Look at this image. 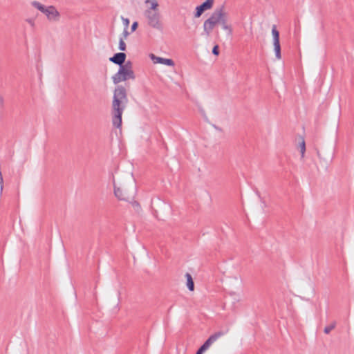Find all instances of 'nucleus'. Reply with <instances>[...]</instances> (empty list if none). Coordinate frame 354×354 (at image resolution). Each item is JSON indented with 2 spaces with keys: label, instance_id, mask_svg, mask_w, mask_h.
<instances>
[{
  "label": "nucleus",
  "instance_id": "1",
  "mask_svg": "<svg viewBox=\"0 0 354 354\" xmlns=\"http://www.w3.org/2000/svg\"><path fill=\"white\" fill-rule=\"evenodd\" d=\"M128 103L127 91L122 86H117L113 93V125L120 128L122 125V115Z\"/></svg>",
  "mask_w": 354,
  "mask_h": 354
},
{
  "label": "nucleus",
  "instance_id": "2",
  "mask_svg": "<svg viewBox=\"0 0 354 354\" xmlns=\"http://www.w3.org/2000/svg\"><path fill=\"white\" fill-rule=\"evenodd\" d=\"M225 9L223 5L214 10L211 16L204 21L203 30L206 36H209L217 24H219Z\"/></svg>",
  "mask_w": 354,
  "mask_h": 354
},
{
  "label": "nucleus",
  "instance_id": "3",
  "mask_svg": "<svg viewBox=\"0 0 354 354\" xmlns=\"http://www.w3.org/2000/svg\"><path fill=\"white\" fill-rule=\"evenodd\" d=\"M31 5L44 14L49 21L57 22L59 21L60 13L54 6H45L37 1H32Z\"/></svg>",
  "mask_w": 354,
  "mask_h": 354
},
{
  "label": "nucleus",
  "instance_id": "4",
  "mask_svg": "<svg viewBox=\"0 0 354 354\" xmlns=\"http://www.w3.org/2000/svg\"><path fill=\"white\" fill-rule=\"evenodd\" d=\"M114 194L119 200L131 203L136 195V187L132 185L129 189L127 187H116L114 185Z\"/></svg>",
  "mask_w": 354,
  "mask_h": 354
},
{
  "label": "nucleus",
  "instance_id": "5",
  "mask_svg": "<svg viewBox=\"0 0 354 354\" xmlns=\"http://www.w3.org/2000/svg\"><path fill=\"white\" fill-rule=\"evenodd\" d=\"M144 15L149 26L159 30L162 29V24L160 19L161 15L159 10L145 11Z\"/></svg>",
  "mask_w": 354,
  "mask_h": 354
},
{
  "label": "nucleus",
  "instance_id": "6",
  "mask_svg": "<svg viewBox=\"0 0 354 354\" xmlns=\"http://www.w3.org/2000/svg\"><path fill=\"white\" fill-rule=\"evenodd\" d=\"M129 79H135V75L133 70L125 69L122 66H120L118 73L112 77L113 82L115 84Z\"/></svg>",
  "mask_w": 354,
  "mask_h": 354
},
{
  "label": "nucleus",
  "instance_id": "7",
  "mask_svg": "<svg viewBox=\"0 0 354 354\" xmlns=\"http://www.w3.org/2000/svg\"><path fill=\"white\" fill-rule=\"evenodd\" d=\"M224 333L222 331H218L212 335L205 342L204 344L198 348L196 351V354H203L205 351H207L210 346L216 342L219 337L223 336Z\"/></svg>",
  "mask_w": 354,
  "mask_h": 354
},
{
  "label": "nucleus",
  "instance_id": "8",
  "mask_svg": "<svg viewBox=\"0 0 354 354\" xmlns=\"http://www.w3.org/2000/svg\"><path fill=\"white\" fill-rule=\"evenodd\" d=\"M272 35L273 37V46L274 50L275 53L276 58L280 59L281 58V46L279 42V32L277 30L276 26H273L272 29Z\"/></svg>",
  "mask_w": 354,
  "mask_h": 354
},
{
  "label": "nucleus",
  "instance_id": "9",
  "mask_svg": "<svg viewBox=\"0 0 354 354\" xmlns=\"http://www.w3.org/2000/svg\"><path fill=\"white\" fill-rule=\"evenodd\" d=\"M213 3L214 0H206L202 4L197 6L196 8V12L194 14V17L196 18L200 17L201 15L203 13V12L208 9H210L212 7Z\"/></svg>",
  "mask_w": 354,
  "mask_h": 354
},
{
  "label": "nucleus",
  "instance_id": "10",
  "mask_svg": "<svg viewBox=\"0 0 354 354\" xmlns=\"http://www.w3.org/2000/svg\"><path fill=\"white\" fill-rule=\"evenodd\" d=\"M219 24L221 25L222 28L224 30L227 31V35L229 36H231L232 34V28L231 25L228 24L227 13L226 12L225 9H224V11H223V15L221 17V20Z\"/></svg>",
  "mask_w": 354,
  "mask_h": 354
},
{
  "label": "nucleus",
  "instance_id": "11",
  "mask_svg": "<svg viewBox=\"0 0 354 354\" xmlns=\"http://www.w3.org/2000/svg\"><path fill=\"white\" fill-rule=\"evenodd\" d=\"M126 54L124 53H115L113 57L109 58L110 62L122 66V64L125 62Z\"/></svg>",
  "mask_w": 354,
  "mask_h": 354
},
{
  "label": "nucleus",
  "instance_id": "12",
  "mask_svg": "<svg viewBox=\"0 0 354 354\" xmlns=\"http://www.w3.org/2000/svg\"><path fill=\"white\" fill-rule=\"evenodd\" d=\"M151 58L154 63L162 64L169 66H174L175 65L174 62L171 59L157 57L155 56L153 54L151 55Z\"/></svg>",
  "mask_w": 354,
  "mask_h": 354
},
{
  "label": "nucleus",
  "instance_id": "13",
  "mask_svg": "<svg viewBox=\"0 0 354 354\" xmlns=\"http://www.w3.org/2000/svg\"><path fill=\"white\" fill-rule=\"evenodd\" d=\"M145 3L147 8L145 11H158V3L157 0H145Z\"/></svg>",
  "mask_w": 354,
  "mask_h": 354
},
{
  "label": "nucleus",
  "instance_id": "14",
  "mask_svg": "<svg viewBox=\"0 0 354 354\" xmlns=\"http://www.w3.org/2000/svg\"><path fill=\"white\" fill-rule=\"evenodd\" d=\"M185 277L187 279V288L190 291H193L194 290V283L193 279L192 277V275L189 273H186Z\"/></svg>",
  "mask_w": 354,
  "mask_h": 354
},
{
  "label": "nucleus",
  "instance_id": "15",
  "mask_svg": "<svg viewBox=\"0 0 354 354\" xmlns=\"http://www.w3.org/2000/svg\"><path fill=\"white\" fill-rule=\"evenodd\" d=\"M300 152L301 158L304 157L305 151H306V144L305 140L303 138H301V141L299 142Z\"/></svg>",
  "mask_w": 354,
  "mask_h": 354
},
{
  "label": "nucleus",
  "instance_id": "16",
  "mask_svg": "<svg viewBox=\"0 0 354 354\" xmlns=\"http://www.w3.org/2000/svg\"><path fill=\"white\" fill-rule=\"evenodd\" d=\"M336 326V322H333L330 325L326 326L324 329V332L326 334H329L332 330H333Z\"/></svg>",
  "mask_w": 354,
  "mask_h": 354
},
{
  "label": "nucleus",
  "instance_id": "17",
  "mask_svg": "<svg viewBox=\"0 0 354 354\" xmlns=\"http://www.w3.org/2000/svg\"><path fill=\"white\" fill-rule=\"evenodd\" d=\"M317 155L320 160H325L326 162L330 160L332 158L331 153H329L327 157L324 156L319 150H317Z\"/></svg>",
  "mask_w": 354,
  "mask_h": 354
},
{
  "label": "nucleus",
  "instance_id": "18",
  "mask_svg": "<svg viewBox=\"0 0 354 354\" xmlns=\"http://www.w3.org/2000/svg\"><path fill=\"white\" fill-rule=\"evenodd\" d=\"M119 49L121 50V51H124L126 50V44L125 42L124 41V38L123 37H120V41H119V46H118Z\"/></svg>",
  "mask_w": 354,
  "mask_h": 354
},
{
  "label": "nucleus",
  "instance_id": "19",
  "mask_svg": "<svg viewBox=\"0 0 354 354\" xmlns=\"http://www.w3.org/2000/svg\"><path fill=\"white\" fill-rule=\"evenodd\" d=\"M122 66L127 70H132V63L130 61H127L122 64Z\"/></svg>",
  "mask_w": 354,
  "mask_h": 354
},
{
  "label": "nucleus",
  "instance_id": "20",
  "mask_svg": "<svg viewBox=\"0 0 354 354\" xmlns=\"http://www.w3.org/2000/svg\"><path fill=\"white\" fill-rule=\"evenodd\" d=\"M129 35V32L128 31V28L127 27H124L122 37H123L124 39L128 37Z\"/></svg>",
  "mask_w": 354,
  "mask_h": 354
},
{
  "label": "nucleus",
  "instance_id": "21",
  "mask_svg": "<svg viewBox=\"0 0 354 354\" xmlns=\"http://www.w3.org/2000/svg\"><path fill=\"white\" fill-rule=\"evenodd\" d=\"M212 53L214 55H218L219 54V50H218V46L217 45L214 46L213 47V49H212Z\"/></svg>",
  "mask_w": 354,
  "mask_h": 354
},
{
  "label": "nucleus",
  "instance_id": "22",
  "mask_svg": "<svg viewBox=\"0 0 354 354\" xmlns=\"http://www.w3.org/2000/svg\"><path fill=\"white\" fill-rule=\"evenodd\" d=\"M138 22L135 21L131 25V32H133L136 30V28H138Z\"/></svg>",
  "mask_w": 354,
  "mask_h": 354
},
{
  "label": "nucleus",
  "instance_id": "23",
  "mask_svg": "<svg viewBox=\"0 0 354 354\" xmlns=\"http://www.w3.org/2000/svg\"><path fill=\"white\" fill-rule=\"evenodd\" d=\"M26 21L32 26H35V20L33 19H27Z\"/></svg>",
  "mask_w": 354,
  "mask_h": 354
},
{
  "label": "nucleus",
  "instance_id": "24",
  "mask_svg": "<svg viewBox=\"0 0 354 354\" xmlns=\"http://www.w3.org/2000/svg\"><path fill=\"white\" fill-rule=\"evenodd\" d=\"M122 20L124 21V24L125 27H127L128 28V26H129V19H124V18L122 17Z\"/></svg>",
  "mask_w": 354,
  "mask_h": 354
},
{
  "label": "nucleus",
  "instance_id": "25",
  "mask_svg": "<svg viewBox=\"0 0 354 354\" xmlns=\"http://www.w3.org/2000/svg\"><path fill=\"white\" fill-rule=\"evenodd\" d=\"M3 98L2 97H0V103L2 104H3Z\"/></svg>",
  "mask_w": 354,
  "mask_h": 354
},
{
  "label": "nucleus",
  "instance_id": "26",
  "mask_svg": "<svg viewBox=\"0 0 354 354\" xmlns=\"http://www.w3.org/2000/svg\"><path fill=\"white\" fill-rule=\"evenodd\" d=\"M133 205H138V203L136 201L133 202Z\"/></svg>",
  "mask_w": 354,
  "mask_h": 354
}]
</instances>
